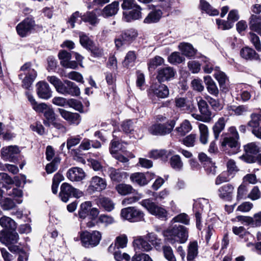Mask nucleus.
Returning <instances> with one entry per match:
<instances>
[{
	"label": "nucleus",
	"instance_id": "1",
	"mask_svg": "<svg viewBox=\"0 0 261 261\" xmlns=\"http://www.w3.org/2000/svg\"><path fill=\"white\" fill-rule=\"evenodd\" d=\"M166 240L171 244L175 242L185 243L188 238L187 228L182 225H174L164 232Z\"/></svg>",
	"mask_w": 261,
	"mask_h": 261
},
{
	"label": "nucleus",
	"instance_id": "2",
	"mask_svg": "<svg viewBox=\"0 0 261 261\" xmlns=\"http://www.w3.org/2000/svg\"><path fill=\"white\" fill-rule=\"evenodd\" d=\"M20 70L21 73L19 74V77L22 81V87L29 89L37 77V71L30 63H25L21 67Z\"/></svg>",
	"mask_w": 261,
	"mask_h": 261
},
{
	"label": "nucleus",
	"instance_id": "3",
	"mask_svg": "<svg viewBox=\"0 0 261 261\" xmlns=\"http://www.w3.org/2000/svg\"><path fill=\"white\" fill-rule=\"evenodd\" d=\"M80 236L82 246L88 248L97 246L102 238L101 232L97 230H93L91 232L82 231L80 232Z\"/></svg>",
	"mask_w": 261,
	"mask_h": 261
},
{
	"label": "nucleus",
	"instance_id": "4",
	"mask_svg": "<svg viewBox=\"0 0 261 261\" xmlns=\"http://www.w3.org/2000/svg\"><path fill=\"white\" fill-rule=\"evenodd\" d=\"M140 204L150 214L159 218H166L168 216V212L164 207L159 206L150 199H144Z\"/></svg>",
	"mask_w": 261,
	"mask_h": 261
},
{
	"label": "nucleus",
	"instance_id": "5",
	"mask_svg": "<svg viewBox=\"0 0 261 261\" xmlns=\"http://www.w3.org/2000/svg\"><path fill=\"white\" fill-rule=\"evenodd\" d=\"M120 215L122 218L130 222H139L144 220V213L133 206L122 208Z\"/></svg>",
	"mask_w": 261,
	"mask_h": 261
},
{
	"label": "nucleus",
	"instance_id": "6",
	"mask_svg": "<svg viewBox=\"0 0 261 261\" xmlns=\"http://www.w3.org/2000/svg\"><path fill=\"white\" fill-rule=\"evenodd\" d=\"M175 122L171 120L164 123H155L148 128L149 132L155 136H164L170 133L174 127Z\"/></svg>",
	"mask_w": 261,
	"mask_h": 261
},
{
	"label": "nucleus",
	"instance_id": "7",
	"mask_svg": "<svg viewBox=\"0 0 261 261\" xmlns=\"http://www.w3.org/2000/svg\"><path fill=\"white\" fill-rule=\"evenodd\" d=\"M244 153L239 157L240 159L248 163V158L255 157L258 153L261 152V145L259 143L252 142L244 145Z\"/></svg>",
	"mask_w": 261,
	"mask_h": 261
},
{
	"label": "nucleus",
	"instance_id": "8",
	"mask_svg": "<svg viewBox=\"0 0 261 261\" xmlns=\"http://www.w3.org/2000/svg\"><path fill=\"white\" fill-rule=\"evenodd\" d=\"M137 32L136 30L130 29L123 32L120 36L116 39L115 45L119 48L125 44L131 43L137 36Z\"/></svg>",
	"mask_w": 261,
	"mask_h": 261
},
{
	"label": "nucleus",
	"instance_id": "9",
	"mask_svg": "<svg viewBox=\"0 0 261 261\" xmlns=\"http://www.w3.org/2000/svg\"><path fill=\"white\" fill-rule=\"evenodd\" d=\"M107 186V181L105 178L95 176L92 177L89 181L87 192L89 194H92L95 192H101L106 189Z\"/></svg>",
	"mask_w": 261,
	"mask_h": 261
},
{
	"label": "nucleus",
	"instance_id": "10",
	"mask_svg": "<svg viewBox=\"0 0 261 261\" xmlns=\"http://www.w3.org/2000/svg\"><path fill=\"white\" fill-rule=\"evenodd\" d=\"M59 93L64 95L78 96L80 95L81 91L79 87L74 83L69 80H65Z\"/></svg>",
	"mask_w": 261,
	"mask_h": 261
},
{
	"label": "nucleus",
	"instance_id": "11",
	"mask_svg": "<svg viewBox=\"0 0 261 261\" xmlns=\"http://www.w3.org/2000/svg\"><path fill=\"white\" fill-rule=\"evenodd\" d=\"M18 239V234L15 230L8 232L5 230L0 231V242L6 246L16 244Z\"/></svg>",
	"mask_w": 261,
	"mask_h": 261
},
{
	"label": "nucleus",
	"instance_id": "12",
	"mask_svg": "<svg viewBox=\"0 0 261 261\" xmlns=\"http://www.w3.org/2000/svg\"><path fill=\"white\" fill-rule=\"evenodd\" d=\"M175 103L177 108L189 113H194L196 110V108L192 100L186 98L176 97L175 99Z\"/></svg>",
	"mask_w": 261,
	"mask_h": 261
},
{
	"label": "nucleus",
	"instance_id": "13",
	"mask_svg": "<svg viewBox=\"0 0 261 261\" xmlns=\"http://www.w3.org/2000/svg\"><path fill=\"white\" fill-rule=\"evenodd\" d=\"M176 71L171 67H165L158 70L156 79L160 83L169 81L174 77Z\"/></svg>",
	"mask_w": 261,
	"mask_h": 261
},
{
	"label": "nucleus",
	"instance_id": "14",
	"mask_svg": "<svg viewBox=\"0 0 261 261\" xmlns=\"http://www.w3.org/2000/svg\"><path fill=\"white\" fill-rule=\"evenodd\" d=\"M34 25V21L28 18L17 25L16 30L20 36L25 37L30 33Z\"/></svg>",
	"mask_w": 261,
	"mask_h": 261
},
{
	"label": "nucleus",
	"instance_id": "15",
	"mask_svg": "<svg viewBox=\"0 0 261 261\" xmlns=\"http://www.w3.org/2000/svg\"><path fill=\"white\" fill-rule=\"evenodd\" d=\"M58 111L63 118L71 124L77 125L81 122V116L78 113H72L61 108H59Z\"/></svg>",
	"mask_w": 261,
	"mask_h": 261
},
{
	"label": "nucleus",
	"instance_id": "16",
	"mask_svg": "<svg viewBox=\"0 0 261 261\" xmlns=\"http://www.w3.org/2000/svg\"><path fill=\"white\" fill-rule=\"evenodd\" d=\"M37 93L38 96L44 99H48L52 96V91L49 85L44 81L39 82L36 84Z\"/></svg>",
	"mask_w": 261,
	"mask_h": 261
},
{
	"label": "nucleus",
	"instance_id": "17",
	"mask_svg": "<svg viewBox=\"0 0 261 261\" xmlns=\"http://www.w3.org/2000/svg\"><path fill=\"white\" fill-rule=\"evenodd\" d=\"M108 174L112 182H120L126 179L128 176L127 172L113 167L108 169Z\"/></svg>",
	"mask_w": 261,
	"mask_h": 261
},
{
	"label": "nucleus",
	"instance_id": "18",
	"mask_svg": "<svg viewBox=\"0 0 261 261\" xmlns=\"http://www.w3.org/2000/svg\"><path fill=\"white\" fill-rule=\"evenodd\" d=\"M142 8L139 5H136L129 12L123 13V19L126 22L140 19L142 17Z\"/></svg>",
	"mask_w": 261,
	"mask_h": 261
},
{
	"label": "nucleus",
	"instance_id": "19",
	"mask_svg": "<svg viewBox=\"0 0 261 261\" xmlns=\"http://www.w3.org/2000/svg\"><path fill=\"white\" fill-rule=\"evenodd\" d=\"M151 91L158 98H165L168 96L169 90L168 87L162 84H154L150 87Z\"/></svg>",
	"mask_w": 261,
	"mask_h": 261
},
{
	"label": "nucleus",
	"instance_id": "20",
	"mask_svg": "<svg viewBox=\"0 0 261 261\" xmlns=\"http://www.w3.org/2000/svg\"><path fill=\"white\" fill-rule=\"evenodd\" d=\"M133 243L136 250L148 251L152 248L151 245L150 244L144 236L137 237L134 239Z\"/></svg>",
	"mask_w": 261,
	"mask_h": 261
},
{
	"label": "nucleus",
	"instance_id": "21",
	"mask_svg": "<svg viewBox=\"0 0 261 261\" xmlns=\"http://www.w3.org/2000/svg\"><path fill=\"white\" fill-rule=\"evenodd\" d=\"M119 9V3L115 1L107 5L101 11V15L105 18H109L115 16Z\"/></svg>",
	"mask_w": 261,
	"mask_h": 261
},
{
	"label": "nucleus",
	"instance_id": "22",
	"mask_svg": "<svg viewBox=\"0 0 261 261\" xmlns=\"http://www.w3.org/2000/svg\"><path fill=\"white\" fill-rule=\"evenodd\" d=\"M20 151L17 146H10L3 147L1 150L2 157L5 160H13Z\"/></svg>",
	"mask_w": 261,
	"mask_h": 261
},
{
	"label": "nucleus",
	"instance_id": "23",
	"mask_svg": "<svg viewBox=\"0 0 261 261\" xmlns=\"http://www.w3.org/2000/svg\"><path fill=\"white\" fill-rule=\"evenodd\" d=\"M234 188L230 184L220 187L218 190V196L222 199L229 201L231 200Z\"/></svg>",
	"mask_w": 261,
	"mask_h": 261
},
{
	"label": "nucleus",
	"instance_id": "24",
	"mask_svg": "<svg viewBox=\"0 0 261 261\" xmlns=\"http://www.w3.org/2000/svg\"><path fill=\"white\" fill-rule=\"evenodd\" d=\"M67 177L71 181H80L85 177V172L83 170L80 168H72L68 171Z\"/></svg>",
	"mask_w": 261,
	"mask_h": 261
},
{
	"label": "nucleus",
	"instance_id": "25",
	"mask_svg": "<svg viewBox=\"0 0 261 261\" xmlns=\"http://www.w3.org/2000/svg\"><path fill=\"white\" fill-rule=\"evenodd\" d=\"M127 243V238L125 234H121L116 237L114 244H112L108 248L109 252H112L119 248H123L125 247Z\"/></svg>",
	"mask_w": 261,
	"mask_h": 261
},
{
	"label": "nucleus",
	"instance_id": "26",
	"mask_svg": "<svg viewBox=\"0 0 261 261\" xmlns=\"http://www.w3.org/2000/svg\"><path fill=\"white\" fill-rule=\"evenodd\" d=\"M163 15L162 11L159 9H154L151 11L144 19L145 23H152L158 22Z\"/></svg>",
	"mask_w": 261,
	"mask_h": 261
},
{
	"label": "nucleus",
	"instance_id": "27",
	"mask_svg": "<svg viewBox=\"0 0 261 261\" xmlns=\"http://www.w3.org/2000/svg\"><path fill=\"white\" fill-rule=\"evenodd\" d=\"M241 56L245 60H260L259 56L252 48L245 47L240 51Z\"/></svg>",
	"mask_w": 261,
	"mask_h": 261
},
{
	"label": "nucleus",
	"instance_id": "28",
	"mask_svg": "<svg viewBox=\"0 0 261 261\" xmlns=\"http://www.w3.org/2000/svg\"><path fill=\"white\" fill-rule=\"evenodd\" d=\"M73 188L67 183H63L61 186L60 197L62 201L67 202L73 194Z\"/></svg>",
	"mask_w": 261,
	"mask_h": 261
},
{
	"label": "nucleus",
	"instance_id": "29",
	"mask_svg": "<svg viewBox=\"0 0 261 261\" xmlns=\"http://www.w3.org/2000/svg\"><path fill=\"white\" fill-rule=\"evenodd\" d=\"M178 48L182 55L189 58L193 57L197 52V50L193 47L192 44L189 43H180L178 45Z\"/></svg>",
	"mask_w": 261,
	"mask_h": 261
},
{
	"label": "nucleus",
	"instance_id": "30",
	"mask_svg": "<svg viewBox=\"0 0 261 261\" xmlns=\"http://www.w3.org/2000/svg\"><path fill=\"white\" fill-rule=\"evenodd\" d=\"M204 82L206 86L207 90L209 93L215 96H218L219 94V90L216 83L212 77L209 75L204 76Z\"/></svg>",
	"mask_w": 261,
	"mask_h": 261
},
{
	"label": "nucleus",
	"instance_id": "31",
	"mask_svg": "<svg viewBox=\"0 0 261 261\" xmlns=\"http://www.w3.org/2000/svg\"><path fill=\"white\" fill-rule=\"evenodd\" d=\"M198 253V245L196 241L191 242L189 243L187 251V261H195Z\"/></svg>",
	"mask_w": 261,
	"mask_h": 261
},
{
	"label": "nucleus",
	"instance_id": "32",
	"mask_svg": "<svg viewBox=\"0 0 261 261\" xmlns=\"http://www.w3.org/2000/svg\"><path fill=\"white\" fill-rule=\"evenodd\" d=\"M0 225L8 231H14L16 228V224L14 220L6 216L0 218Z\"/></svg>",
	"mask_w": 261,
	"mask_h": 261
},
{
	"label": "nucleus",
	"instance_id": "33",
	"mask_svg": "<svg viewBox=\"0 0 261 261\" xmlns=\"http://www.w3.org/2000/svg\"><path fill=\"white\" fill-rule=\"evenodd\" d=\"M44 116L45 118V120H44L43 123L46 126H50V125H53L54 126H56L57 124L55 122L56 118L54 111L53 109L48 107V108L44 112Z\"/></svg>",
	"mask_w": 261,
	"mask_h": 261
},
{
	"label": "nucleus",
	"instance_id": "34",
	"mask_svg": "<svg viewBox=\"0 0 261 261\" xmlns=\"http://www.w3.org/2000/svg\"><path fill=\"white\" fill-rule=\"evenodd\" d=\"M130 180L141 186L147 185L148 182L147 176L143 173L136 172L132 174L130 176Z\"/></svg>",
	"mask_w": 261,
	"mask_h": 261
},
{
	"label": "nucleus",
	"instance_id": "35",
	"mask_svg": "<svg viewBox=\"0 0 261 261\" xmlns=\"http://www.w3.org/2000/svg\"><path fill=\"white\" fill-rule=\"evenodd\" d=\"M97 204L106 211L111 212L115 207V204L109 198L100 197L97 200Z\"/></svg>",
	"mask_w": 261,
	"mask_h": 261
},
{
	"label": "nucleus",
	"instance_id": "36",
	"mask_svg": "<svg viewBox=\"0 0 261 261\" xmlns=\"http://www.w3.org/2000/svg\"><path fill=\"white\" fill-rule=\"evenodd\" d=\"M115 190L119 194L122 196L132 194L135 191L131 185L123 183L117 185L115 187Z\"/></svg>",
	"mask_w": 261,
	"mask_h": 261
},
{
	"label": "nucleus",
	"instance_id": "37",
	"mask_svg": "<svg viewBox=\"0 0 261 261\" xmlns=\"http://www.w3.org/2000/svg\"><path fill=\"white\" fill-rule=\"evenodd\" d=\"M249 28L251 30L256 32L261 36V23L259 20V16L254 15L251 16Z\"/></svg>",
	"mask_w": 261,
	"mask_h": 261
},
{
	"label": "nucleus",
	"instance_id": "38",
	"mask_svg": "<svg viewBox=\"0 0 261 261\" xmlns=\"http://www.w3.org/2000/svg\"><path fill=\"white\" fill-rule=\"evenodd\" d=\"M196 100L201 114L205 116L206 118H210L211 116V112L208 109V105L206 102L201 97H197Z\"/></svg>",
	"mask_w": 261,
	"mask_h": 261
},
{
	"label": "nucleus",
	"instance_id": "39",
	"mask_svg": "<svg viewBox=\"0 0 261 261\" xmlns=\"http://www.w3.org/2000/svg\"><path fill=\"white\" fill-rule=\"evenodd\" d=\"M82 19L85 22H89L90 24L94 25L99 22V19L95 11L87 12L82 15Z\"/></svg>",
	"mask_w": 261,
	"mask_h": 261
},
{
	"label": "nucleus",
	"instance_id": "40",
	"mask_svg": "<svg viewBox=\"0 0 261 261\" xmlns=\"http://www.w3.org/2000/svg\"><path fill=\"white\" fill-rule=\"evenodd\" d=\"M200 133L199 140L201 143L205 144L208 142L209 132L207 126L202 123H200L198 125Z\"/></svg>",
	"mask_w": 261,
	"mask_h": 261
},
{
	"label": "nucleus",
	"instance_id": "41",
	"mask_svg": "<svg viewBox=\"0 0 261 261\" xmlns=\"http://www.w3.org/2000/svg\"><path fill=\"white\" fill-rule=\"evenodd\" d=\"M225 126V120L223 117L220 118L213 127L215 138L218 139L219 134L224 129Z\"/></svg>",
	"mask_w": 261,
	"mask_h": 261
},
{
	"label": "nucleus",
	"instance_id": "42",
	"mask_svg": "<svg viewBox=\"0 0 261 261\" xmlns=\"http://www.w3.org/2000/svg\"><path fill=\"white\" fill-rule=\"evenodd\" d=\"M200 7L202 11H205L207 14L212 16H216L219 14V11L213 8L205 0H201L200 2Z\"/></svg>",
	"mask_w": 261,
	"mask_h": 261
},
{
	"label": "nucleus",
	"instance_id": "43",
	"mask_svg": "<svg viewBox=\"0 0 261 261\" xmlns=\"http://www.w3.org/2000/svg\"><path fill=\"white\" fill-rule=\"evenodd\" d=\"M169 153H171V151L168 152L164 149H153L151 150L148 153V156L150 158L157 159L159 158H163L166 159Z\"/></svg>",
	"mask_w": 261,
	"mask_h": 261
},
{
	"label": "nucleus",
	"instance_id": "44",
	"mask_svg": "<svg viewBox=\"0 0 261 261\" xmlns=\"http://www.w3.org/2000/svg\"><path fill=\"white\" fill-rule=\"evenodd\" d=\"M239 139L230 138L225 137L224 138L222 142V146L225 148H230L237 150L239 148V144L238 142Z\"/></svg>",
	"mask_w": 261,
	"mask_h": 261
},
{
	"label": "nucleus",
	"instance_id": "45",
	"mask_svg": "<svg viewBox=\"0 0 261 261\" xmlns=\"http://www.w3.org/2000/svg\"><path fill=\"white\" fill-rule=\"evenodd\" d=\"M91 207L92 203L90 201H85L82 203L79 211L80 218L85 219L88 215Z\"/></svg>",
	"mask_w": 261,
	"mask_h": 261
},
{
	"label": "nucleus",
	"instance_id": "46",
	"mask_svg": "<svg viewBox=\"0 0 261 261\" xmlns=\"http://www.w3.org/2000/svg\"><path fill=\"white\" fill-rule=\"evenodd\" d=\"M164 59L159 56H156L154 58L150 59L148 63V69L154 70L157 67L162 65L164 64Z\"/></svg>",
	"mask_w": 261,
	"mask_h": 261
},
{
	"label": "nucleus",
	"instance_id": "47",
	"mask_svg": "<svg viewBox=\"0 0 261 261\" xmlns=\"http://www.w3.org/2000/svg\"><path fill=\"white\" fill-rule=\"evenodd\" d=\"M261 122V115L257 113H252L250 115V120L247 123V126L252 129L259 126Z\"/></svg>",
	"mask_w": 261,
	"mask_h": 261
},
{
	"label": "nucleus",
	"instance_id": "48",
	"mask_svg": "<svg viewBox=\"0 0 261 261\" xmlns=\"http://www.w3.org/2000/svg\"><path fill=\"white\" fill-rule=\"evenodd\" d=\"M214 76L218 82L220 86H223L227 80V77L225 73L220 71L219 67L218 66L215 67Z\"/></svg>",
	"mask_w": 261,
	"mask_h": 261
},
{
	"label": "nucleus",
	"instance_id": "49",
	"mask_svg": "<svg viewBox=\"0 0 261 261\" xmlns=\"http://www.w3.org/2000/svg\"><path fill=\"white\" fill-rule=\"evenodd\" d=\"M229 110L232 111L237 116L245 115L249 111V108L246 105L231 106L229 107Z\"/></svg>",
	"mask_w": 261,
	"mask_h": 261
},
{
	"label": "nucleus",
	"instance_id": "50",
	"mask_svg": "<svg viewBox=\"0 0 261 261\" xmlns=\"http://www.w3.org/2000/svg\"><path fill=\"white\" fill-rule=\"evenodd\" d=\"M192 129V126L190 122L187 120H184L180 124V126L176 128L177 132L181 136H184Z\"/></svg>",
	"mask_w": 261,
	"mask_h": 261
},
{
	"label": "nucleus",
	"instance_id": "51",
	"mask_svg": "<svg viewBox=\"0 0 261 261\" xmlns=\"http://www.w3.org/2000/svg\"><path fill=\"white\" fill-rule=\"evenodd\" d=\"M136 60V55L134 51H129L126 54L123 62L125 67L132 66Z\"/></svg>",
	"mask_w": 261,
	"mask_h": 261
},
{
	"label": "nucleus",
	"instance_id": "52",
	"mask_svg": "<svg viewBox=\"0 0 261 261\" xmlns=\"http://www.w3.org/2000/svg\"><path fill=\"white\" fill-rule=\"evenodd\" d=\"M47 80L54 86L56 90L59 93L63 83L62 81L59 78L54 75L48 76L47 77Z\"/></svg>",
	"mask_w": 261,
	"mask_h": 261
},
{
	"label": "nucleus",
	"instance_id": "53",
	"mask_svg": "<svg viewBox=\"0 0 261 261\" xmlns=\"http://www.w3.org/2000/svg\"><path fill=\"white\" fill-rule=\"evenodd\" d=\"M168 61L171 64H179L185 60V58L178 52H174L168 57Z\"/></svg>",
	"mask_w": 261,
	"mask_h": 261
},
{
	"label": "nucleus",
	"instance_id": "54",
	"mask_svg": "<svg viewBox=\"0 0 261 261\" xmlns=\"http://www.w3.org/2000/svg\"><path fill=\"white\" fill-rule=\"evenodd\" d=\"M79 36L81 44L84 47L88 49L93 43V41L84 33H80Z\"/></svg>",
	"mask_w": 261,
	"mask_h": 261
},
{
	"label": "nucleus",
	"instance_id": "55",
	"mask_svg": "<svg viewBox=\"0 0 261 261\" xmlns=\"http://www.w3.org/2000/svg\"><path fill=\"white\" fill-rule=\"evenodd\" d=\"M233 177L229 175L228 172L224 171L217 176L215 182L216 185H219L223 182L229 181Z\"/></svg>",
	"mask_w": 261,
	"mask_h": 261
},
{
	"label": "nucleus",
	"instance_id": "56",
	"mask_svg": "<svg viewBox=\"0 0 261 261\" xmlns=\"http://www.w3.org/2000/svg\"><path fill=\"white\" fill-rule=\"evenodd\" d=\"M249 38L256 50L258 52H261V42L258 36L253 33L250 32Z\"/></svg>",
	"mask_w": 261,
	"mask_h": 261
},
{
	"label": "nucleus",
	"instance_id": "57",
	"mask_svg": "<svg viewBox=\"0 0 261 261\" xmlns=\"http://www.w3.org/2000/svg\"><path fill=\"white\" fill-rule=\"evenodd\" d=\"M1 205L3 210L8 211L14 208L16 204L12 199L5 198L1 202Z\"/></svg>",
	"mask_w": 261,
	"mask_h": 261
},
{
	"label": "nucleus",
	"instance_id": "58",
	"mask_svg": "<svg viewBox=\"0 0 261 261\" xmlns=\"http://www.w3.org/2000/svg\"><path fill=\"white\" fill-rule=\"evenodd\" d=\"M202 61L204 63L203 69L204 72L206 73H211L214 70H215V67L214 66L213 62H212L209 59L204 57L202 58Z\"/></svg>",
	"mask_w": 261,
	"mask_h": 261
},
{
	"label": "nucleus",
	"instance_id": "59",
	"mask_svg": "<svg viewBox=\"0 0 261 261\" xmlns=\"http://www.w3.org/2000/svg\"><path fill=\"white\" fill-rule=\"evenodd\" d=\"M60 162V159L59 158H55L53 161L47 164L46 166V171L48 174H51L55 172L58 168V166Z\"/></svg>",
	"mask_w": 261,
	"mask_h": 261
},
{
	"label": "nucleus",
	"instance_id": "60",
	"mask_svg": "<svg viewBox=\"0 0 261 261\" xmlns=\"http://www.w3.org/2000/svg\"><path fill=\"white\" fill-rule=\"evenodd\" d=\"M170 162L171 167L176 170H180L182 167V162L178 155L172 156Z\"/></svg>",
	"mask_w": 261,
	"mask_h": 261
},
{
	"label": "nucleus",
	"instance_id": "61",
	"mask_svg": "<svg viewBox=\"0 0 261 261\" xmlns=\"http://www.w3.org/2000/svg\"><path fill=\"white\" fill-rule=\"evenodd\" d=\"M67 105L77 111L83 112V106L82 102L77 99H69L67 101Z\"/></svg>",
	"mask_w": 261,
	"mask_h": 261
},
{
	"label": "nucleus",
	"instance_id": "62",
	"mask_svg": "<svg viewBox=\"0 0 261 261\" xmlns=\"http://www.w3.org/2000/svg\"><path fill=\"white\" fill-rule=\"evenodd\" d=\"M190 218L185 213H181L174 217L171 220L172 223H181L185 225L189 224Z\"/></svg>",
	"mask_w": 261,
	"mask_h": 261
},
{
	"label": "nucleus",
	"instance_id": "63",
	"mask_svg": "<svg viewBox=\"0 0 261 261\" xmlns=\"http://www.w3.org/2000/svg\"><path fill=\"white\" fill-rule=\"evenodd\" d=\"M227 171L226 172L233 177L234 174L239 171L236 165V162L233 160H229L227 163Z\"/></svg>",
	"mask_w": 261,
	"mask_h": 261
},
{
	"label": "nucleus",
	"instance_id": "64",
	"mask_svg": "<svg viewBox=\"0 0 261 261\" xmlns=\"http://www.w3.org/2000/svg\"><path fill=\"white\" fill-rule=\"evenodd\" d=\"M163 252L165 257L168 261H176L173 251L171 247L166 246L163 247Z\"/></svg>",
	"mask_w": 261,
	"mask_h": 261
}]
</instances>
